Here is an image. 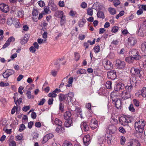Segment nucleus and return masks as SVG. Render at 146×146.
<instances>
[{
  "instance_id": "nucleus-41",
  "label": "nucleus",
  "mask_w": 146,
  "mask_h": 146,
  "mask_svg": "<svg viewBox=\"0 0 146 146\" xmlns=\"http://www.w3.org/2000/svg\"><path fill=\"white\" fill-rule=\"evenodd\" d=\"M39 13V12L37 9L36 8H34L33 9L32 13V15L33 16H36L38 15Z\"/></svg>"
},
{
  "instance_id": "nucleus-63",
  "label": "nucleus",
  "mask_w": 146,
  "mask_h": 146,
  "mask_svg": "<svg viewBox=\"0 0 146 146\" xmlns=\"http://www.w3.org/2000/svg\"><path fill=\"white\" fill-rule=\"evenodd\" d=\"M30 107L29 106H24L22 108L23 111L26 112L30 109Z\"/></svg>"
},
{
  "instance_id": "nucleus-51",
  "label": "nucleus",
  "mask_w": 146,
  "mask_h": 146,
  "mask_svg": "<svg viewBox=\"0 0 146 146\" xmlns=\"http://www.w3.org/2000/svg\"><path fill=\"white\" fill-rule=\"evenodd\" d=\"M85 22V20H82L81 21H80L78 23L79 26L80 27H83Z\"/></svg>"
},
{
  "instance_id": "nucleus-6",
  "label": "nucleus",
  "mask_w": 146,
  "mask_h": 146,
  "mask_svg": "<svg viewBox=\"0 0 146 146\" xmlns=\"http://www.w3.org/2000/svg\"><path fill=\"white\" fill-rule=\"evenodd\" d=\"M138 34V35L141 37L146 36V26L143 25L141 26L139 29Z\"/></svg>"
},
{
  "instance_id": "nucleus-38",
  "label": "nucleus",
  "mask_w": 146,
  "mask_h": 146,
  "mask_svg": "<svg viewBox=\"0 0 146 146\" xmlns=\"http://www.w3.org/2000/svg\"><path fill=\"white\" fill-rule=\"evenodd\" d=\"M14 25L15 27L18 28L20 27V23L19 21L16 19H15L14 21Z\"/></svg>"
},
{
  "instance_id": "nucleus-22",
  "label": "nucleus",
  "mask_w": 146,
  "mask_h": 146,
  "mask_svg": "<svg viewBox=\"0 0 146 146\" xmlns=\"http://www.w3.org/2000/svg\"><path fill=\"white\" fill-rule=\"evenodd\" d=\"M66 96L67 100H66L69 102L71 101V99L74 98V94L73 92H69L68 94H66Z\"/></svg>"
},
{
  "instance_id": "nucleus-48",
  "label": "nucleus",
  "mask_w": 146,
  "mask_h": 146,
  "mask_svg": "<svg viewBox=\"0 0 146 146\" xmlns=\"http://www.w3.org/2000/svg\"><path fill=\"white\" fill-rule=\"evenodd\" d=\"M119 29V27L117 26H115L112 28L111 31L113 33H116L117 32Z\"/></svg>"
},
{
  "instance_id": "nucleus-58",
  "label": "nucleus",
  "mask_w": 146,
  "mask_h": 146,
  "mask_svg": "<svg viewBox=\"0 0 146 146\" xmlns=\"http://www.w3.org/2000/svg\"><path fill=\"white\" fill-rule=\"evenodd\" d=\"M56 95V94L54 91L48 94V96L50 97H55Z\"/></svg>"
},
{
  "instance_id": "nucleus-53",
  "label": "nucleus",
  "mask_w": 146,
  "mask_h": 146,
  "mask_svg": "<svg viewBox=\"0 0 146 146\" xmlns=\"http://www.w3.org/2000/svg\"><path fill=\"white\" fill-rule=\"evenodd\" d=\"M125 137L123 136L121 137L120 142L122 145H124L125 143Z\"/></svg>"
},
{
  "instance_id": "nucleus-2",
  "label": "nucleus",
  "mask_w": 146,
  "mask_h": 146,
  "mask_svg": "<svg viewBox=\"0 0 146 146\" xmlns=\"http://www.w3.org/2000/svg\"><path fill=\"white\" fill-rule=\"evenodd\" d=\"M145 125V122L142 120H140L135 123V127L136 131L140 133L143 132Z\"/></svg>"
},
{
  "instance_id": "nucleus-56",
  "label": "nucleus",
  "mask_w": 146,
  "mask_h": 146,
  "mask_svg": "<svg viewBox=\"0 0 146 146\" xmlns=\"http://www.w3.org/2000/svg\"><path fill=\"white\" fill-rule=\"evenodd\" d=\"M7 121L5 119H3L1 121V122L0 124L2 126L5 125L7 123Z\"/></svg>"
},
{
  "instance_id": "nucleus-34",
  "label": "nucleus",
  "mask_w": 146,
  "mask_h": 146,
  "mask_svg": "<svg viewBox=\"0 0 146 146\" xmlns=\"http://www.w3.org/2000/svg\"><path fill=\"white\" fill-rule=\"evenodd\" d=\"M97 16L98 17L104 19L105 18L103 12L102 11H99L97 13Z\"/></svg>"
},
{
  "instance_id": "nucleus-36",
  "label": "nucleus",
  "mask_w": 146,
  "mask_h": 146,
  "mask_svg": "<svg viewBox=\"0 0 146 146\" xmlns=\"http://www.w3.org/2000/svg\"><path fill=\"white\" fill-rule=\"evenodd\" d=\"M55 123L59 126H61L62 125V121L57 118H56L54 120Z\"/></svg>"
},
{
  "instance_id": "nucleus-9",
  "label": "nucleus",
  "mask_w": 146,
  "mask_h": 146,
  "mask_svg": "<svg viewBox=\"0 0 146 146\" xmlns=\"http://www.w3.org/2000/svg\"><path fill=\"white\" fill-rule=\"evenodd\" d=\"M14 73V71L13 70L7 69L3 73V76L4 78H7Z\"/></svg>"
},
{
  "instance_id": "nucleus-47",
  "label": "nucleus",
  "mask_w": 146,
  "mask_h": 146,
  "mask_svg": "<svg viewBox=\"0 0 146 146\" xmlns=\"http://www.w3.org/2000/svg\"><path fill=\"white\" fill-rule=\"evenodd\" d=\"M74 54L75 56V59L76 61H78L80 57L79 54L77 52H76L74 53Z\"/></svg>"
},
{
  "instance_id": "nucleus-8",
  "label": "nucleus",
  "mask_w": 146,
  "mask_h": 146,
  "mask_svg": "<svg viewBox=\"0 0 146 146\" xmlns=\"http://www.w3.org/2000/svg\"><path fill=\"white\" fill-rule=\"evenodd\" d=\"M115 65L118 69H121L125 67V64L124 61L118 59L115 61Z\"/></svg>"
},
{
  "instance_id": "nucleus-27",
  "label": "nucleus",
  "mask_w": 146,
  "mask_h": 146,
  "mask_svg": "<svg viewBox=\"0 0 146 146\" xmlns=\"http://www.w3.org/2000/svg\"><path fill=\"white\" fill-rule=\"evenodd\" d=\"M115 105L117 108H119L121 106V100L120 99L117 100L115 101Z\"/></svg>"
},
{
  "instance_id": "nucleus-1",
  "label": "nucleus",
  "mask_w": 146,
  "mask_h": 146,
  "mask_svg": "<svg viewBox=\"0 0 146 146\" xmlns=\"http://www.w3.org/2000/svg\"><path fill=\"white\" fill-rule=\"evenodd\" d=\"M132 90V86H127L125 87L124 90L119 93L120 95L122 98L124 100H126L131 97L130 92Z\"/></svg>"
},
{
  "instance_id": "nucleus-17",
  "label": "nucleus",
  "mask_w": 146,
  "mask_h": 146,
  "mask_svg": "<svg viewBox=\"0 0 146 146\" xmlns=\"http://www.w3.org/2000/svg\"><path fill=\"white\" fill-rule=\"evenodd\" d=\"M115 88L116 89V90L119 91L120 93L122 91L125 89V87L124 85L122 83H120L117 84Z\"/></svg>"
},
{
  "instance_id": "nucleus-64",
  "label": "nucleus",
  "mask_w": 146,
  "mask_h": 146,
  "mask_svg": "<svg viewBox=\"0 0 146 146\" xmlns=\"http://www.w3.org/2000/svg\"><path fill=\"white\" fill-rule=\"evenodd\" d=\"M9 146H16V143L15 141H11L9 142Z\"/></svg>"
},
{
  "instance_id": "nucleus-50",
  "label": "nucleus",
  "mask_w": 146,
  "mask_h": 146,
  "mask_svg": "<svg viewBox=\"0 0 146 146\" xmlns=\"http://www.w3.org/2000/svg\"><path fill=\"white\" fill-rule=\"evenodd\" d=\"M44 11L46 14H49L51 12L50 10L49 9V8L47 6H46L44 7Z\"/></svg>"
},
{
  "instance_id": "nucleus-39",
  "label": "nucleus",
  "mask_w": 146,
  "mask_h": 146,
  "mask_svg": "<svg viewBox=\"0 0 146 146\" xmlns=\"http://www.w3.org/2000/svg\"><path fill=\"white\" fill-rule=\"evenodd\" d=\"M15 19L11 18L9 19L7 21V23L8 25H11L13 24L14 25V21Z\"/></svg>"
},
{
  "instance_id": "nucleus-20",
  "label": "nucleus",
  "mask_w": 146,
  "mask_h": 146,
  "mask_svg": "<svg viewBox=\"0 0 146 146\" xmlns=\"http://www.w3.org/2000/svg\"><path fill=\"white\" fill-rule=\"evenodd\" d=\"M80 127L82 129L84 130L85 131H88L89 129L88 126L86 122H82L81 124Z\"/></svg>"
},
{
  "instance_id": "nucleus-45",
  "label": "nucleus",
  "mask_w": 146,
  "mask_h": 146,
  "mask_svg": "<svg viewBox=\"0 0 146 146\" xmlns=\"http://www.w3.org/2000/svg\"><path fill=\"white\" fill-rule=\"evenodd\" d=\"M58 71L55 70H53L50 72L51 74L54 77H55L57 75Z\"/></svg>"
},
{
  "instance_id": "nucleus-4",
  "label": "nucleus",
  "mask_w": 146,
  "mask_h": 146,
  "mask_svg": "<svg viewBox=\"0 0 146 146\" xmlns=\"http://www.w3.org/2000/svg\"><path fill=\"white\" fill-rule=\"evenodd\" d=\"M133 120V118L131 117H122L120 118L119 121L122 125L126 126Z\"/></svg>"
},
{
  "instance_id": "nucleus-15",
  "label": "nucleus",
  "mask_w": 146,
  "mask_h": 146,
  "mask_svg": "<svg viewBox=\"0 0 146 146\" xmlns=\"http://www.w3.org/2000/svg\"><path fill=\"white\" fill-rule=\"evenodd\" d=\"M83 141L84 145L86 146L88 145L90 143V138L89 135L85 136L83 139Z\"/></svg>"
},
{
  "instance_id": "nucleus-11",
  "label": "nucleus",
  "mask_w": 146,
  "mask_h": 146,
  "mask_svg": "<svg viewBox=\"0 0 146 146\" xmlns=\"http://www.w3.org/2000/svg\"><path fill=\"white\" fill-rule=\"evenodd\" d=\"M90 126L93 129L97 128L98 126L97 121L95 119H92L90 123Z\"/></svg>"
},
{
  "instance_id": "nucleus-31",
  "label": "nucleus",
  "mask_w": 146,
  "mask_h": 146,
  "mask_svg": "<svg viewBox=\"0 0 146 146\" xmlns=\"http://www.w3.org/2000/svg\"><path fill=\"white\" fill-rule=\"evenodd\" d=\"M134 60H137L136 59L133 58V57H132L131 56H130L126 58L125 59L126 61L129 63L132 62Z\"/></svg>"
},
{
  "instance_id": "nucleus-49",
  "label": "nucleus",
  "mask_w": 146,
  "mask_h": 146,
  "mask_svg": "<svg viewBox=\"0 0 146 146\" xmlns=\"http://www.w3.org/2000/svg\"><path fill=\"white\" fill-rule=\"evenodd\" d=\"M25 129V126L23 124H21L19 128V131L21 132L23 131Z\"/></svg>"
},
{
  "instance_id": "nucleus-26",
  "label": "nucleus",
  "mask_w": 146,
  "mask_h": 146,
  "mask_svg": "<svg viewBox=\"0 0 146 146\" xmlns=\"http://www.w3.org/2000/svg\"><path fill=\"white\" fill-rule=\"evenodd\" d=\"M112 136L111 134H109L108 135L107 137H106V140L108 143V144H110L111 143L113 142L112 140Z\"/></svg>"
},
{
  "instance_id": "nucleus-62",
  "label": "nucleus",
  "mask_w": 146,
  "mask_h": 146,
  "mask_svg": "<svg viewBox=\"0 0 146 146\" xmlns=\"http://www.w3.org/2000/svg\"><path fill=\"white\" fill-rule=\"evenodd\" d=\"M38 3L39 5L41 7H43L45 5V4L43 1H40L38 2Z\"/></svg>"
},
{
  "instance_id": "nucleus-61",
  "label": "nucleus",
  "mask_w": 146,
  "mask_h": 146,
  "mask_svg": "<svg viewBox=\"0 0 146 146\" xmlns=\"http://www.w3.org/2000/svg\"><path fill=\"white\" fill-rule=\"evenodd\" d=\"M129 110L132 112H134L135 110L133 108V105L132 104H131L129 107Z\"/></svg>"
},
{
  "instance_id": "nucleus-5",
  "label": "nucleus",
  "mask_w": 146,
  "mask_h": 146,
  "mask_svg": "<svg viewBox=\"0 0 146 146\" xmlns=\"http://www.w3.org/2000/svg\"><path fill=\"white\" fill-rule=\"evenodd\" d=\"M139 54V52L138 50L136 49H131L129 51L130 56L133 57V58L136 59L137 60H139L140 58Z\"/></svg>"
},
{
  "instance_id": "nucleus-60",
  "label": "nucleus",
  "mask_w": 146,
  "mask_h": 146,
  "mask_svg": "<svg viewBox=\"0 0 146 146\" xmlns=\"http://www.w3.org/2000/svg\"><path fill=\"white\" fill-rule=\"evenodd\" d=\"M15 40V38L13 36L10 37L9 38L7 41L9 43H10L11 42H13Z\"/></svg>"
},
{
  "instance_id": "nucleus-55",
  "label": "nucleus",
  "mask_w": 146,
  "mask_h": 146,
  "mask_svg": "<svg viewBox=\"0 0 146 146\" xmlns=\"http://www.w3.org/2000/svg\"><path fill=\"white\" fill-rule=\"evenodd\" d=\"M133 102L134 105L137 107H138L139 105V103L137 100L134 99L133 100Z\"/></svg>"
},
{
  "instance_id": "nucleus-29",
  "label": "nucleus",
  "mask_w": 146,
  "mask_h": 146,
  "mask_svg": "<svg viewBox=\"0 0 146 146\" xmlns=\"http://www.w3.org/2000/svg\"><path fill=\"white\" fill-rule=\"evenodd\" d=\"M17 15L18 17L22 18L24 16V12L22 10L17 11Z\"/></svg>"
},
{
  "instance_id": "nucleus-19",
  "label": "nucleus",
  "mask_w": 146,
  "mask_h": 146,
  "mask_svg": "<svg viewBox=\"0 0 146 146\" xmlns=\"http://www.w3.org/2000/svg\"><path fill=\"white\" fill-rule=\"evenodd\" d=\"M130 85H127L128 86H132V89L133 86H136V84L137 83V81L136 80V78L135 76L131 77L130 79Z\"/></svg>"
},
{
  "instance_id": "nucleus-14",
  "label": "nucleus",
  "mask_w": 146,
  "mask_h": 146,
  "mask_svg": "<svg viewBox=\"0 0 146 146\" xmlns=\"http://www.w3.org/2000/svg\"><path fill=\"white\" fill-rule=\"evenodd\" d=\"M0 9L1 11L5 13H7L9 10L8 5L4 4H0Z\"/></svg>"
},
{
  "instance_id": "nucleus-44",
  "label": "nucleus",
  "mask_w": 146,
  "mask_h": 146,
  "mask_svg": "<svg viewBox=\"0 0 146 146\" xmlns=\"http://www.w3.org/2000/svg\"><path fill=\"white\" fill-rule=\"evenodd\" d=\"M5 17L3 15H0V20L1 21L0 22L2 23H4L5 21Z\"/></svg>"
},
{
  "instance_id": "nucleus-18",
  "label": "nucleus",
  "mask_w": 146,
  "mask_h": 146,
  "mask_svg": "<svg viewBox=\"0 0 146 146\" xmlns=\"http://www.w3.org/2000/svg\"><path fill=\"white\" fill-rule=\"evenodd\" d=\"M116 118L117 117L115 114L112 113L110 119V122L112 125H115L117 123L118 121Z\"/></svg>"
},
{
  "instance_id": "nucleus-42",
  "label": "nucleus",
  "mask_w": 146,
  "mask_h": 146,
  "mask_svg": "<svg viewBox=\"0 0 146 146\" xmlns=\"http://www.w3.org/2000/svg\"><path fill=\"white\" fill-rule=\"evenodd\" d=\"M108 10L110 13L111 15H114L116 13V11L114 8H110Z\"/></svg>"
},
{
  "instance_id": "nucleus-37",
  "label": "nucleus",
  "mask_w": 146,
  "mask_h": 146,
  "mask_svg": "<svg viewBox=\"0 0 146 146\" xmlns=\"http://www.w3.org/2000/svg\"><path fill=\"white\" fill-rule=\"evenodd\" d=\"M86 70L84 69H79L77 70L76 73L78 74H84L86 73Z\"/></svg>"
},
{
  "instance_id": "nucleus-7",
  "label": "nucleus",
  "mask_w": 146,
  "mask_h": 146,
  "mask_svg": "<svg viewBox=\"0 0 146 146\" xmlns=\"http://www.w3.org/2000/svg\"><path fill=\"white\" fill-rule=\"evenodd\" d=\"M104 68L107 70H111L113 68L112 64L109 61L105 59L102 61Z\"/></svg>"
},
{
  "instance_id": "nucleus-46",
  "label": "nucleus",
  "mask_w": 146,
  "mask_h": 146,
  "mask_svg": "<svg viewBox=\"0 0 146 146\" xmlns=\"http://www.w3.org/2000/svg\"><path fill=\"white\" fill-rule=\"evenodd\" d=\"M93 10L92 8L91 7L89 8L88 9L87 14L90 16H92L93 14Z\"/></svg>"
},
{
  "instance_id": "nucleus-59",
  "label": "nucleus",
  "mask_w": 146,
  "mask_h": 146,
  "mask_svg": "<svg viewBox=\"0 0 146 146\" xmlns=\"http://www.w3.org/2000/svg\"><path fill=\"white\" fill-rule=\"evenodd\" d=\"M119 130L120 132L123 133H125L126 132L125 129L122 127H120L119 128Z\"/></svg>"
},
{
  "instance_id": "nucleus-21",
  "label": "nucleus",
  "mask_w": 146,
  "mask_h": 146,
  "mask_svg": "<svg viewBox=\"0 0 146 146\" xmlns=\"http://www.w3.org/2000/svg\"><path fill=\"white\" fill-rule=\"evenodd\" d=\"M64 123L65 127H69L72 125V119H66Z\"/></svg>"
},
{
  "instance_id": "nucleus-25",
  "label": "nucleus",
  "mask_w": 146,
  "mask_h": 146,
  "mask_svg": "<svg viewBox=\"0 0 146 146\" xmlns=\"http://www.w3.org/2000/svg\"><path fill=\"white\" fill-rule=\"evenodd\" d=\"M107 91V90L104 88H100L98 91V93L100 95H105Z\"/></svg>"
},
{
  "instance_id": "nucleus-13",
  "label": "nucleus",
  "mask_w": 146,
  "mask_h": 146,
  "mask_svg": "<svg viewBox=\"0 0 146 146\" xmlns=\"http://www.w3.org/2000/svg\"><path fill=\"white\" fill-rule=\"evenodd\" d=\"M127 146H139V143L137 140L133 139L127 143Z\"/></svg>"
},
{
  "instance_id": "nucleus-35",
  "label": "nucleus",
  "mask_w": 146,
  "mask_h": 146,
  "mask_svg": "<svg viewBox=\"0 0 146 146\" xmlns=\"http://www.w3.org/2000/svg\"><path fill=\"white\" fill-rule=\"evenodd\" d=\"M66 95H64V94H60L59 96V99L60 102H62L64 100H66Z\"/></svg>"
},
{
  "instance_id": "nucleus-10",
  "label": "nucleus",
  "mask_w": 146,
  "mask_h": 146,
  "mask_svg": "<svg viewBox=\"0 0 146 146\" xmlns=\"http://www.w3.org/2000/svg\"><path fill=\"white\" fill-rule=\"evenodd\" d=\"M137 43V40L136 38L134 37H129L128 39V44L130 46L135 45Z\"/></svg>"
},
{
  "instance_id": "nucleus-12",
  "label": "nucleus",
  "mask_w": 146,
  "mask_h": 146,
  "mask_svg": "<svg viewBox=\"0 0 146 146\" xmlns=\"http://www.w3.org/2000/svg\"><path fill=\"white\" fill-rule=\"evenodd\" d=\"M107 74L108 78L112 80H114L116 77V72L114 70L108 72Z\"/></svg>"
},
{
  "instance_id": "nucleus-57",
  "label": "nucleus",
  "mask_w": 146,
  "mask_h": 146,
  "mask_svg": "<svg viewBox=\"0 0 146 146\" xmlns=\"http://www.w3.org/2000/svg\"><path fill=\"white\" fill-rule=\"evenodd\" d=\"M94 49L95 53H98L99 52L100 50V47L99 46L97 45L94 47Z\"/></svg>"
},
{
  "instance_id": "nucleus-30",
  "label": "nucleus",
  "mask_w": 146,
  "mask_h": 146,
  "mask_svg": "<svg viewBox=\"0 0 146 146\" xmlns=\"http://www.w3.org/2000/svg\"><path fill=\"white\" fill-rule=\"evenodd\" d=\"M72 143L67 140L64 141L62 144V146H72Z\"/></svg>"
},
{
  "instance_id": "nucleus-28",
  "label": "nucleus",
  "mask_w": 146,
  "mask_h": 146,
  "mask_svg": "<svg viewBox=\"0 0 146 146\" xmlns=\"http://www.w3.org/2000/svg\"><path fill=\"white\" fill-rule=\"evenodd\" d=\"M49 5L51 9L53 11H56L57 9V8L56 5L53 3H51Z\"/></svg>"
},
{
  "instance_id": "nucleus-40",
  "label": "nucleus",
  "mask_w": 146,
  "mask_h": 146,
  "mask_svg": "<svg viewBox=\"0 0 146 146\" xmlns=\"http://www.w3.org/2000/svg\"><path fill=\"white\" fill-rule=\"evenodd\" d=\"M141 95L143 97H146V87L142 88L141 91Z\"/></svg>"
},
{
  "instance_id": "nucleus-23",
  "label": "nucleus",
  "mask_w": 146,
  "mask_h": 146,
  "mask_svg": "<svg viewBox=\"0 0 146 146\" xmlns=\"http://www.w3.org/2000/svg\"><path fill=\"white\" fill-rule=\"evenodd\" d=\"M64 13L63 11H58L55 12L54 15L58 18H60L64 15Z\"/></svg>"
},
{
  "instance_id": "nucleus-54",
  "label": "nucleus",
  "mask_w": 146,
  "mask_h": 146,
  "mask_svg": "<svg viewBox=\"0 0 146 146\" xmlns=\"http://www.w3.org/2000/svg\"><path fill=\"white\" fill-rule=\"evenodd\" d=\"M124 12L123 11H120L119 14L116 16L115 17L116 19H118L119 17L123 16L124 14Z\"/></svg>"
},
{
  "instance_id": "nucleus-52",
  "label": "nucleus",
  "mask_w": 146,
  "mask_h": 146,
  "mask_svg": "<svg viewBox=\"0 0 146 146\" xmlns=\"http://www.w3.org/2000/svg\"><path fill=\"white\" fill-rule=\"evenodd\" d=\"M9 85V84L7 82H1L0 83V86L4 87L7 86Z\"/></svg>"
},
{
  "instance_id": "nucleus-16",
  "label": "nucleus",
  "mask_w": 146,
  "mask_h": 146,
  "mask_svg": "<svg viewBox=\"0 0 146 146\" xmlns=\"http://www.w3.org/2000/svg\"><path fill=\"white\" fill-rule=\"evenodd\" d=\"M53 137L54 135L52 133L47 134L44 137L42 142V143H44L49 139H51Z\"/></svg>"
},
{
  "instance_id": "nucleus-24",
  "label": "nucleus",
  "mask_w": 146,
  "mask_h": 146,
  "mask_svg": "<svg viewBox=\"0 0 146 146\" xmlns=\"http://www.w3.org/2000/svg\"><path fill=\"white\" fill-rule=\"evenodd\" d=\"M71 115V113L70 111H66L64 113V118L66 119H70Z\"/></svg>"
},
{
  "instance_id": "nucleus-33",
  "label": "nucleus",
  "mask_w": 146,
  "mask_h": 146,
  "mask_svg": "<svg viewBox=\"0 0 146 146\" xmlns=\"http://www.w3.org/2000/svg\"><path fill=\"white\" fill-rule=\"evenodd\" d=\"M73 81V78L72 77H70L68 80V84L66 85V87H69L72 86V84Z\"/></svg>"
},
{
  "instance_id": "nucleus-32",
  "label": "nucleus",
  "mask_w": 146,
  "mask_h": 146,
  "mask_svg": "<svg viewBox=\"0 0 146 146\" xmlns=\"http://www.w3.org/2000/svg\"><path fill=\"white\" fill-rule=\"evenodd\" d=\"M112 82L108 81L106 83L105 86L106 88L109 89H110L112 88Z\"/></svg>"
},
{
  "instance_id": "nucleus-43",
  "label": "nucleus",
  "mask_w": 146,
  "mask_h": 146,
  "mask_svg": "<svg viewBox=\"0 0 146 146\" xmlns=\"http://www.w3.org/2000/svg\"><path fill=\"white\" fill-rule=\"evenodd\" d=\"M141 48L142 50L146 51V42H144L141 44Z\"/></svg>"
},
{
  "instance_id": "nucleus-3",
  "label": "nucleus",
  "mask_w": 146,
  "mask_h": 146,
  "mask_svg": "<svg viewBox=\"0 0 146 146\" xmlns=\"http://www.w3.org/2000/svg\"><path fill=\"white\" fill-rule=\"evenodd\" d=\"M130 72L132 74L140 78L144 75V73L143 70L141 69L134 67H132L131 68Z\"/></svg>"
}]
</instances>
